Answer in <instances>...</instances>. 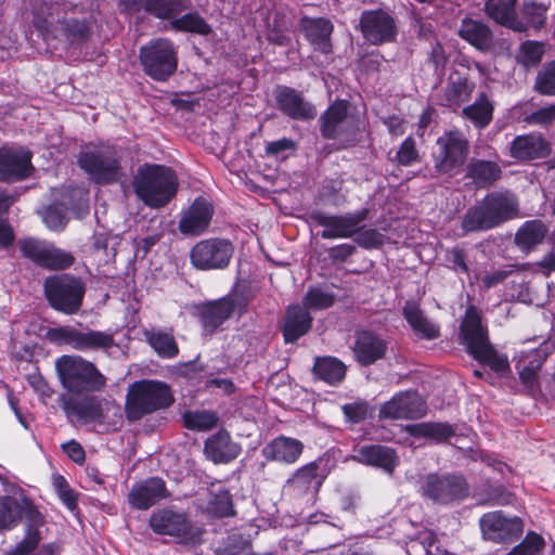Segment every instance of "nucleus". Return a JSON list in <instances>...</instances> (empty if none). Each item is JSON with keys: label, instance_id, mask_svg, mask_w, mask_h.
<instances>
[{"label": "nucleus", "instance_id": "f257e3e1", "mask_svg": "<svg viewBox=\"0 0 555 555\" xmlns=\"http://www.w3.org/2000/svg\"><path fill=\"white\" fill-rule=\"evenodd\" d=\"M55 370L66 390L57 402L69 422L102 425L112 410H115L114 415L121 416L118 404L94 395L105 389L107 378L93 362L80 356L64 354L56 360Z\"/></svg>", "mask_w": 555, "mask_h": 555}, {"label": "nucleus", "instance_id": "f03ea898", "mask_svg": "<svg viewBox=\"0 0 555 555\" xmlns=\"http://www.w3.org/2000/svg\"><path fill=\"white\" fill-rule=\"evenodd\" d=\"M118 7L127 14L143 13L160 21H170L171 27L177 31L195 33L202 36L212 31L210 25L197 12L179 16L182 11L191 9V0H118Z\"/></svg>", "mask_w": 555, "mask_h": 555}, {"label": "nucleus", "instance_id": "7ed1b4c3", "mask_svg": "<svg viewBox=\"0 0 555 555\" xmlns=\"http://www.w3.org/2000/svg\"><path fill=\"white\" fill-rule=\"evenodd\" d=\"M132 185L146 206L162 208L176 196L179 183L171 168L145 164L138 168Z\"/></svg>", "mask_w": 555, "mask_h": 555}, {"label": "nucleus", "instance_id": "20e7f679", "mask_svg": "<svg viewBox=\"0 0 555 555\" xmlns=\"http://www.w3.org/2000/svg\"><path fill=\"white\" fill-rule=\"evenodd\" d=\"M249 281L236 280L229 295L195 306V315L206 333H215L236 310L240 314L246 311L253 298Z\"/></svg>", "mask_w": 555, "mask_h": 555}, {"label": "nucleus", "instance_id": "39448f33", "mask_svg": "<svg viewBox=\"0 0 555 555\" xmlns=\"http://www.w3.org/2000/svg\"><path fill=\"white\" fill-rule=\"evenodd\" d=\"M175 402L170 387L159 380L141 379L127 390L125 414L129 422L140 421L145 415L169 408Z\"/></svg>", "mask_w": 555, "mask_h": 555}, {"label": "nucleus", "instance_id": "423d86ee", "mask_svg": "<svg viewBox=\"0 0 555 555\" xmlns=\"http://www.w3.org/2000/svg\"><path fill=\"white\" fill-rule=\"evenodd\" d=\"M150 529L157 535H168L176 543L196 546L203 543L204 529L195 525L190 516L175 506L155 509L149 518Z\"/></svg>", "mask_w": 555, "mask_h": 555}, {"label": "nucleus", "instance_id": "0eeeda50", "mask_svg": "<svg viewBox=\"0 0 555 555\" xmlns=\"http://www.w3.org/2000/svg\"><path fill=\"white\" fill-rule=\"evenodd\" d=\"M469 483L461 473H428L421 477L418 493L438 505H452L468 498Z\"/></svg>", "mask_w": 555, "mask_h": 555}, {"label": "nucleus", "instance_id": "6e6552de", "mask_svg": "<svg viewBox=\"0 0 555 555\" xmlns=\"http://www.w3.org/2000/svg\"><path fill=\"white\" fill-rule=\"evenodd\" d=\"M333 466L334 463L330 456H319L297 468L286 480L285 488L295 499L314 500Z\"/></svg>", "mask_w": 555, "mask_h": 555}, {"label": "nucleus", "instance_id": "1a4fd4ad", "mask_svg": "<svg viewBox=\"0 0 555 555\" xmlns=\"http://www.w3.org/2000/svg\"><path fill=\"white\" fill-rule=\"evenodd\" d=\"M121 156L115 147H102L80 152L77 163L98 184H112L121 177Z\"/></svg>", "mask_w": 555, "mask_h": 555}, {"label": "nucleus", "instance_id": "9d476101", "mask_svg": "<svg viewBox=\"0 0 555 555\" xmlns=\"http://www.w3.org/2000/svg\"><path fill=\"white\" fill-rule=\"evenodd\" d=\"M349 102L336 100L320 116V132L326 140H339L338 149H346L358 143V129L348 117Z\"/></svg>", "mask_w": 555, "mask_h": 555}, {"label": "nucleus", "instance_id": "9b49d317", "mask_svg": "<svg viewBox=\"0 0 555 555\" xmlns=\"http://www.w3.org/2000/svg\"><path fill=\"white\" fill-rule=\"evenodd\" d=\"M17 247L24 258L47 270L62 271L75 263L72 253L43 240L24 237L17 241Z\"/></svg>", "mask_w": 555, "mask_h": 555}, {"label": "nucleus", "instance_id": "f8f14e48", "mask_svg": "<svg viewBox=\"0 0 555 555\" xmlns=\"http://www.w3.org/2000/svg\"><path fill=\"white\" fill-rule=\"evenodd\" d=\"M139 57L144 73L157 81L167 80L177 69V51L168 39L152 40L140 49Z\"/></svg>", "mask_w": 555, "mask_h": 555}, {"label": "nucleus", "instance_id": "ddd939ff", "mask_svg": "<svg viewBox=\"0 0 555 555\" xmlns=\"http://www.w3.org/2000/svg\"><path fill=\"white\" fill-rule=\"evenodd\" d=\"M47 336L53 344L66 345L80 351L107 350L115 346V338L112 333L94 330L82 332L73 326L50 328Z\"/></svg>", "mask_w": 555, "mask_h": 555}, {"label": "nucleus", "instance_id": "4468645a", "mask_svg": "<svg viewBox=\"0 0 555 555\" xmlns=\"http://www.w3.org/2000/svg\"><path fill=\"white\" fill-rule=\"evenodd\" d=\"M44 296L49 306L64 314H75L82 306L85 285L81 280H44Z\"/></svg>", "mask_w": 555, "mask_h": 555}, {"label": "nucleus", "instance_id": "2eb2a0df", "mask_svg": "<svg viewBox=\"0 0 555 555\" xmlns=\"http://www.w3.org/2000/svg\"><path fill=\"white\" fill-rule=\"evenodd\" d=\"M439 152L435 154V169L440 175L453 176L466 162L469 143L459 131H450L437 141Z\"/></svg>", "mask_w": 555, "mask_h": 555}, {"label": "nucleus", "instance_id": "dca6fc26", "mask_svg": "<svg viewBox=\"0 0 555 555\" xmlns=\"http://www.w3.org/2000/svg\"><path fill=\"white\" fill-rule=\"evenodd\" d=\"M233 254L234 246L229 240L214 237L196 243L190 251V260L199 270H221L229 266Z\"/></svg>", "mask_w": 555, "mask_h": 555}, {"label": "nucleus", "instance_id": "f3484780", "mask_svg": "<svg viewBox=\"0 0 555 555\" xmlns=\"http://www.w3.org/2000/svg\"><path fill=\"white\" fill-rule=\"evenodd\" d=\"M479 527L485 540L499 544L516 541L524 531L521 518L507 517L502 511L485 513L479 518Z\"/></svg>", "mask_w": 555, "mask_h": 555}, {"label": "nucleus", "instance_id": "a211bd4d", "mask_svg": "<svg viewBox=\"0 0 555 555\" xmlns=\"http://www.w3.org/2000/svg\"><path fill=\"white\" fill-rule=\"evenodd\" d=\"M359 26L363 38L375 46L393 42L398 35L393 16L382 9L363 11Z\"/></svg>", "mask_w": 555, "mask_h": 555}, {"label": "nucleus", "instance_id": "6ab92c4d", "mask_svg": "<svg viewBox=\"0 0 555 555\" xmlns=\"http://www.w3.org/2000/svg\"><path fill=\"white\" fill-rule=\"evenodd\" d=\"M426 413L427 403L416 391H403L382 405L379 417L386 420H417Z\"/></svg>", "mask_w": 555, "mask_h": 555}, {"label": "nucleus", "instance_id": "aec40b11", "mask_svg": "<svg viewBox=\"0 0 555 555\" xmlns=\"http://www.w3.org/2000/svg\"><path fill=\"white\" fill-rule=\"evenodd\" d=\"M22 517H25V537L7 555H28L36 551L41 541L40 528L44 525V517L29 499L21 500Z\"/></svg>", "mask_w": 555, "mask_h": 555}, {"label": "nucleus", "instance_id": "412c9836", "mask_svg": "<svg viewBox=\"0 0 555 555\" xmlns=\"http://www.w3.org/2000/svg\"><path fill=\"white\" fill-rule=\"evenodd\" d=\"M171 496L165 480L160 477H149L132 485L128 495V504L137 511H146Z\"/></svg>", "mask_w": 555, "mask_h": 555}, {"label": "nucleus", "instance_id": "4be33fe9", "mask_svg": "<svg viewBox=\"0 0 555 555\" xmlns=\"http://www.w3.org/2000/svg\"><path fill=\"white\" fill-rule=\"evenodd\" d=\"M367 215L369 210L364 208L339 216L317 212L312 215V219L324 228L321 233L323 238L350 237L359 231L360 223L366 220Z\"/></svg>", "mask_w": 555, "mask_h": 555}, {"label": "nucleus", "instance_id": "5701e85b", "mask_svg": "<svg viewBox=\"0 0 555 555\" xmlns=\"http://www.w3.org/2000/svg\"><path fill=\"white\" fill-rule=\"evenodd\" d=\"M31 153L23 149L0 147V182L13 183L30 177Z\"/></svg>", "mask_w": 555, "mask_h": 555}, {"label": "nucleus", "instance_id": "b1692460", "mask_svg": "<svg viewBox=\"0 0 555 555\" xmlns=\"http://www.w3.org/2000/svg\"><path fill=\"white\" fill-rule=\"evenodd\" d=\"M509 156L518 162L543 159L552 154V143L541 133L517 135L509 144Z\"/></svg>", "mask_w": 555, "mask_h": 555}, {"label": "nucleus", "instance_id": "393cba45", "mask_svg": "<svg viewBox=\"0 0 555 555\" xmlns=\"http://www.w3.org/2000/svg\"><path fill=\"white\" fill-rule=\"evenodd\" d=\"M457 35L480 52L494 53L496 50L498 40L490 26L483 21L463 18Z\"/></svg>", "mask_w": 555, "mask_h": 555}, {"label": "nucleus", "instance_id": "a878e982", "mask_svg": "<svg viewBox=\"0 0 555 555\" xmlns=\"http://www.w3.org/2000/svg\"><path fill=\"white\" fill-rule=\"evenodd\" d=\"M275 101L276 107L292 119L310 120L317 115L315 107L307 102L300 92L291 87H278Z\"/></svg>", "mask_w": 555, "mask_h": 555}, {"label": "nucleus", "instance_id": "bb28decb", "mask_svg": "<svg viewBox=\"0 0 555 555\" xmlns=\"http://www.w3.org/2000/svg\"><path fill=\"white\" fill-rule=\"evenodd\" d=\"M241 452L242 446L232 439L225 428H220L204 443L206 457L215 464H229L237 459Z\"/></svg>", "mask_w": 555, "mask_h": 555}, {"label": "nucleus", "instance_id": "cd10ccee", "mask_svg": "<svg viewBox=\"0 0 555 555\" xmlns=\"http://www.w3.org/2000/svg\"><path fill=\"white\" fill-rule=\"evenodd\" d=\"M214 216V207L203 198H196L179 221V231L184 235L198 236L207 231Z\"/></svg>", "mask_w": 555, "mask_h": 555}, {"label": "nucleus", "instance_id": "c85d7f7f", "mask_svg": "<svg viewBox=\"0 0 555 555\" xmlns=\"http://www.w3.org/2000/svg\"><path fill=\"white\" fill-rule=\"evenodd\" d=\"M550 1L545 0H525L517 11L513 31L528 33L530 30H541L547 21Z\"/></svg>", "mask_w": 555, "mask_h": 555}, {"label": "nucleus", "instance_id": "c756f323", "mask_svg": "<svg viewBox=\"0 0 555 555\" xmlns=\"http://www.w3.org/2000/svg\"><path fill=\"white\" fill-rule=\"evenodd\" d=\"M313 318L302 306L289 305L282 320V335L286 344H294L312 327Z\"/></svg>", "mask_w": 555, "mask_h": 555}, {"label": "nucleus", "instance_id": "7c9ffc66", "mask_svg": "<svg viewBox=\"0 0 555 555\" xmlns=\"http://www.w3.org/2000/svg\"><path fill=\"white\" fill-rule=\"evenodd\" d=\"M304 448L305 446L300 440L280 435L262 448L261 454L269 462L292 465L299 460Z\"/></svg>", "mask_w": 555, "mask_h": 555}, {"label": "nucleus", "instance_id": "2f4dec72", "mask_svg": "<svg viewBox=\"0 0 555 555\" xmlns=\"http://www.w3.org/2000/svg\"><path fill=\"white\" fill-rule=\"evenodd\" d=\"M460 338L469 354L490 343L488 330L481 323L479 313L474 308L466 310L460 325Z\"/></svg>", "mask_w": 555, "mask_h": 555}, {"label": "nucleus", "instance_id": "473e14b6", "mask_svg": "<svg viewBox=\"0 0 555 555\" xmlns=\"http://www.w3.org/2000/svg\"><path fill=\"white\" fill-rule=\"evenodd\" d=\"M354 460L359 463L382 468L392 474L399 460L393 448L384 444H365L356 449Z\"/></svg>", "mask_w": 555, "mask_h": 555}, {"label": "nucleus", "instance_id": "72a5a7b5", "mask_svg": "<svg viewBox=\"0 0 555 555\" xmlns=\"http://www.w3.org/2000/svg\"><path fill=\"white\" fill-rule=\"evenodd\" d=\"M299 25L307 40L313 44L317 50L324 54L332 52L331 35L334 26L330 20L304 16Z\"/></svg>", "mask_w": 555, "mask_h": 555}, {"label": "nucleus", "instance_id": "f704fd0d", "mask_svg": "<svg viewBox=\"0 0 555 555\" xmlns=\"http://www.w3.org/2000/svg\"><path fill=\"white\" fill-rule=\"evenodd\" d=\"M387 346L385 341L369 331H361L357 334L353 352L359 364L369 366L377 360L383 359Z\"/></svg>", "mask_w": 555, "mask_h": 555}, {"label": "nucleus", "instance_id": "c9c22d12", "mask_svg": "<svg viewBox=\"0 0 555 555\" xmlns=\"http://www.w3.org/2000/svg\"><path fill=\"white\" fill-rule=\"evenodd\" d=\"M91 36L89 24L85 20L63 17L57 20L55 40L63 41L67 48L85 44Z\"/></svg>", "mask_w": 555, "mask_h": 555}, {"label": "nucleus", "instance_id": "e433bc0d", "mask_svg": "<svg viewBox=\"0 0 555 555\" xmlns=\"http://www.w3.org/2000/svg\"><path fill=\"white\" fill-rule=\"evenodd\" d=\"M404 431L414 438H426L437 443H443L455 436L456 428L447 422H423L408 424Z\"/></svg>", "mask_w": 555, "mask_h": 555}, {"label": "nucleus", "instance_id": "4c0bfd02", "mask_svg": "<svg viewBox=\"0 0 555 555\" xmlns=\"http://www.w3.org/2000/svg\"><path fill=\"white\" fill-rule=\"evenodd\" d=\"M482 203L489 210L496 225L512 219L518 211L517 199L509 193H490L482 199Z\"/></svg>", "mask_w": 555, "mask_h": 555}, {"label": "nucleus", "instance_id": "58836bf2", "mask_svg": "<svg viewBox=\"0 0 555 555\" xmlns=\"http://www.w3.org/2000/svg\"><path fill=\"white\" fill-rule=\"evenodd\" d=\"M347 366L336 357L318 356L314 358L312 375L331 386L339 385L346 377Z\"/></svg>", "mask_w": 555, "mask_h": 555}, {"label": "nucleus", "instance_id": "ea45409f", "mask_svg": "<svg viewBox=\"0 0 555 555\" xmlns=\"http://www.w3.org/2000/svg\"><path fill=\"white\" fill-rule=\"evenodd\" d=\"M502 176L501 167L491 160L472 159L466 167V177L478 189L492 186Z\"/></svg>", "mask_w": 555, "mask_h": 555}, {"label": "nucleus", "instance_id": "a19ab883", "mask_svg": "<svg viewBox=\"0 0 555 555\" xmlns=\"http://www.w3.org/2000/svg\"><path fill=\"white\" fill-rule=\"evenodd\" d=\"M403 315L415 334L421 338L430 340L440 336L439 327L427 320L416 302L406 301L403 307Z\"/></svg>", "mask_w": 555, "mask_h": 555}, {"label": "nucleus", "instance_id": "79ce46f5", "mask_svg": "<svg viewBox=\"0 0 555 555\" xmlns=\"http://www.w3.org/2000/svg\"><path fill=\"white\" fill-rule=\"evenodd\" d=\"M57 20L53 4L40 3L33 9L31 25L47 43L55 40Z\"/></svg>", "mask_w": 555, "mask_h": 555}, {"label": "nucleus", "instance_id": "37998d69", "mask_svg": "<svg viewBox=\"0 0 555 555\" xmlns=\"http://www.w3.org/2000/svg\"><path fill=\"white\" fill-rule=\"evenodd\" d=\"M544 361L545 356L541 350H532L516 365L519 370V378L521 383L531 392L538 391L540 389L538 375Z\"/></svg>", "mask_w": 555, "mask_h": 555}, {"label": "nucleus", "instance_id": "c03bdc74", "mask_svg": "<svg viewBox=\"0 0 555 555\" xmlns=\"http://www.w3.org/2000/svg\"><path fill=\"white\" fill-rule=\"evenodd\" d=\"M548 228L541 220L526 221L515 234V244L524 251L529 253L537 245L541 244Z\"/></svg>", "mask_w": 555, "mask_h": 555}, {"label": "nucleus", "instance_id": "a18cd8bd", "mask_svg": "<svg viewBox=\"0 0 555 555\" xmlns=\"http://www.w3.org/2000/svg\"><path fill=\"white\" fill-rule=\"evenodd\" d=\"M494 104L486 92H480L475 102L463 108V116L476 128H486L493 118Z\"/></svg>", "mask_w": 555, "mask_h": 555}, {"label": "nucleus", "instance_id": "49530a36", "mask_svg": "<svg viewBox=\"0 0 555 555\" xmlns=\"http://www.w3.org/2000/svg\"><path fill=\"white\" fill-rule=\"evenodd\" d=\"M516 5L517 0H487L485 13L496 24L513 30L517 16Z\"/></svg>", "mask_w": 555, "mask_h": 555}, {"label": "nucleus", "instance_id": "de8ad7c7", "mask_svg": "<svg viewBox=\"0 0 555 555\" xmlns=\"http://www.w3.org/2000/svg\"><path fill=\"white\" fill-rule=\"evenodd\" d=\"M479 364L488 366L491 371L499 375H504L511 370L508 358L499 353L498 350L489 343L482 348L470 354Z\"/></svg>", "mask_w": 555, "mask_h": 555}, {"label": "nucleus", "instance_id": "09e8293b", "mask_svg": "<svg viewBox=\"0 0 555 555\" xmlns=\"http://www.w3.org/2000/svg\"><path fill=\"white\" fill-rule=\"evenodd\" d=\"M474 90V85L467 78L459 77L450 80L444 88L443 105L451 108H459L462 103L468 101Z\"/></svg>", "mask_w": 555, "mask_h": 555}, {"label": "nucleus", "instance_id": "8fccbe9b", "mask_svg": "<svg viewBox=\"0 0 555 555\" xmlns=\"http://www.w3.org/2000/svg\"><path fill=\"white\" fill-rule=\"evenodd\" d=\"M494 227L498 225L482 202L469 208L462 221V228L466 232L483 231Z\"/></svg>", "mask_w": 555, "mask_h": 555}, {"label": "nucleus", "instance_id": "3c124183", "mask_svg": "<svg viewBox=\"0 0 555 555\" xmlns=\"http://www.w3.org/2000/svg\"><path fill=\"white\" fill-rule=\"evenodd\" d=\"M22 520L21 503L11 495L0 496V532L17 527Z\"/></svg>", "mask_w": 555, "mask_h": 555}, {"label": "nucleus", "instance_id": "603ef678", "mask_svg": "<svg viewBox=\"0 0 555 555\" xmlns=\"http://www.w3.org/2000/svg\"><path fill=\"white\" fill-rule=\"evenodd\" d=\"M207 511L215 517L223 518L234 514L232 495L229 489L222 487L210 493Z\"/></svg>", "mask_w": 555, "mask_h": 555}, {"label": "nucleus", "instance_id": "864d4df0", "mask_svg": "<svg viewBox=\"0 0 555 555\" xmlns=\"http://www.w3.org/2000/svg\"><path fill=\"white\" fill-rule=\"evenodd\" d=\"M532 89L544 96H555V60L546 62L538 70Z\"/></svg>", "mask_w": 555, "mask_h": 555}, {"label": "nucleus", "instance_id": "5fc2aeb1", "mask_svg": "<svg viewBox=\"0 0 555 555\" xmlns=\"http://www.w3.org/2000/svg\"><path fill=\"white\" fill-rule=\"evenodd\" d=\"M219 417L216 412L212 411H195L186 412L183 415V424L186 429L196 431H206L216 427Z\"/></svg>", "mask_w": 555, "mask_h": 555}, {"label": "nucleus", "instance_id": "6e6d98bb", "mask_svg": "<svg viewBox=\"0 0 555 555\" xmlns=\"http://www.w3.org/2000/svg\"><path fill=\"white\" fill-rule=\"evenodd\" d=\"M544 52L542 42L527 40L520 44L516 60L526 69H530L541 63Z\"/></svg>", "mask_w": 555, "mask_h": 555}, {"label": "nucleus", "instance_id": "4d7b16f0", "mask_svg": "<svg viewBox=\"0 0 555 555\" xmlns=\"http://www.w3.org/2000/svg\"><path fill=\"white\" fill-rule=\"evenodd\" d=\"M335 295L324 292L320 287H310L302 298V307L306 310H325L334 306Z\"/></svg>", "mask_w": 555, "mask_h": 555}, {"label": "nucleus", "instance_id": "13d9d810", "mask_svg": "<svg viewBox=\"0 0 555 555\" xmlns=\"http://www.w3.org/2000/svg\"><path fill=\"white\" fill-rule=\"evenodd\" d=\"M512 269L508 271H505L504 275H498L496 278H505L508 274H544L548 275L552 270L555 269V255L548 254L541 262H538L535 264H512L509 266Z\"/></svg>", "mask_w": 555, "mask_h": 555}, {"label": "nucleus", "instance_id": "bf43d9fd", "mask_svg": "<svg viewBox=\"0 0 555 555\" xmlns=\"http://www.w3.org/2000/svg\"><path fill=\"white\" fill-rule=\"evenodd\" d=\"M149 343L162 358L171 359L179 353V347L170 334L163 332L153 333L149 338Z\"/></svg>", "mask_w": 555, "mask_h": 555}, {"label": "nucleus", "instance_id": "052dcab7", "mask_svg": "<svg viewBox=\"0 0 555 555\" xmlns=\"http://www.w3.org/2000/svg\"><path fill=\"white\" fill-rule=\"evenodd\" d=\"M482 495V504L489 506L512 505L516 501L515 493L503 485L489 486Z\"/></svg>", "mask_w": 555, "mask_h": 555}, {"label": "nucleus", "instance_id": "680f3d73", "mask_svg": "<svg viewBox=\"0 0 555 555\" xmlns=\"http://www.w3.org/2000/svg\"><path fill=\"white\" fill-rule=\"evenodd\" d=\"M544 547V538L535 531L530 530L522 541L515 545L507 555H539Z\"/></svg>", "mask_w": 555, "mask_h": 555}, {"label": "nucleus", "instance_id": "e2e57ef3", "mask_svg": "<svg viewBox=\"0 0 555 555\" xmlns=\"http://www.w3.org/2000/svg\"><path fill=\"white\" fill-rule=\"evenodd\" d=\"M53 486L59 499L70 511L78 508V492L70 488L66 478L62 475L53 477Z\"/></svg>", "mask_w": 555, "mask_h": 555}, {"label": "nucleus", "instance_id": "0e129e2a", "mask_svg": "<svg viewBox=\"0 0 555 555\" xmlns=\"http://www.w3.org/2000/svg\"><path fill=\"white\" fill-rule=\"evenodd\" d=\"M341 411L346 422L359 424L371 415L373 408L370 406L366 400L358 399L353 402L344 404L341 406Z\"/></svg>", "mask_w": 555, "mask_h": 555}, {"label": "nucleus", "instance_id": "69168bd1", "mask_svg": "<svg viewBox=\"0 0 555 555\" xmlns=\"http://www.w3.org/2000/svg\"><path fill=\"white\" fill-rule=\"evenodd\" d=\"M420 159V154L416 149L415 140L408 137L400 145L392 162L400 166H410Z\"/></svg>", "mask_w": 555, "mask_h": 555}, {"label": "nucleus", "instance_id": "338daca9", "mask_svg": "<svg viewBox=\"0 0 555 555\" xmlns=\"http://www.w3.org/2000/svg\"><path fill=\"white\" fill-rule=\"evenodd\" d=\"M528 125L548 128L555 122V103L547 104L532 112L524 118Z\"/></svg>", "mask_w": 555, "mask_h": 555}, {"label": "nucleus", "instance_id": "774afa93", "mask_svg": "<svg viewBox=\"0 0 555 555\" xmlns=\"http://www.w3.org/2000/svg\"><path fill=\"white\" fill-rule=\"evenodd\" d=\"M43 221L51 230L63 229L66 223L65 210L59 205H50L42 215Z\"/></svg>", "mask_w": 555, "mask_h": 555}]
</instances>
